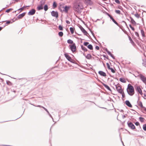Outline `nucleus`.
<instances>
[{
	"label": "nucleus",
	"mask_w": 146,
	"mask_h": 146,
	"mask_svg": "<svg viewBox=\"0 0 146 146\" xmlns=\"http://www.w3.org/2000/svg\"><path fill=\"white\" fill-rule=\"evenodd\" d=\"M127 91L128 94L130 96H133L135 93L133 87L130 84L128 85Z\"/></svg>",
	"instance_id": "nucleus-1"
},
{
	"label": "nucleus",
	"mask_w": 146,
	"mask_h": 146,
	"mask_svg": "<svg viewBox=\"0 0 146 146\" xmlns=\"http://www.w3.org/2000/svg\"><path fill=\"white\" fill-rule=\"evenodd\" d=\"M64 55L66 58L69 61L72 63H74V61L73 60L69 55L67 53L64 54Z\"/></svg>",
	"instance_id": "nucleus-2"
},
{
	"label": "nucleus",
	"mask_w": 146,
	"mask_h": 146,
	"mask_svg": "<svg viewBox=\"0 0 146 146\" xmlns=\"http://www.w3.org/2000/svg\"><path fill=\"white\" fill-rule=\"evenodd\" d=\"M74 7L76 9V11H79L82 9V7L80 4H78L74 5Z\"/></svg>",
	"instance_id": "nucleus-3"
},
{
	"label": "nucleus",
	"mask_w": 146,
	"mask_h": 146,
	"mask_svg": "<svg viewBox=\"0 0 146 146\" xmlns=\"http://www.w3.org/2000/svg\"><path fill=\"white\" fill-rule=\"evenodd\" d=\"M139 77L141 80L146 84V77L142 74H140Z\"/></svg>",
	"instance_id": "nucleus-4"
},
{
	"label": "nucleus",
	"mask_w": 146,
	"mask_h": 146,
	"mask_svg": "<svg viewBox=\"0 0 146 146\" xmlns=\"http://www.w3.org/2000/svg\"><path fill=\"white\" fill-rule=\"evenodd\" d=\"M62 8L64 9L62 11L66 13H67L68 10L70 8V7L65 5L64 7H62Z\"/></svg>",
	"instance_id": "nucleus-5"
},
{
	"label": "nucleus",
	"mask_w": 146,
	"mask_h": 146,
	"mask_svg": "<svg viewBox=\"0 0 146 146\" xmlns=\"http://www.w3.org/2000/svg\"><path fill=\"white\" fill-rule=\"evenodd\" d=\"M51 14L52 16L55 17L56 18H57L58 17V13L56 11H52L51 12Z\"/></svg>",
	"instance_id": "nucleus-6"
},
{
	"label": "nucleus",
	"mask_w": 146,
	"mask_h": 146,
	"mask_svg": "<svg viewBox=\"0 0 146 146\" xmlns=\"http://www.w3.org/2000/svg\"><path fill=\"white\" fill-rule=\"evenodd\" d=\"M76 46L75 45V44L74 43L73 44L71 45L70 49L72 52H74L76 50Z\"/></svg>",
	"instance_id": "nucleus-7"
},
{
	"label": "nucleus",
	"mask_w": 146,
	"mask_h": 146,
	"mask_svg": "<svg viewBox=\"0 0 146 146\" xmlns=\"http://www.w3.org/2000/svg\"><path fill=\"white\" fill-rule=\"evenodd\" d=\"M129 127L131 129H135V127L134 124L131 122H128L127 123Z\"/></svg>",
	"instance_id": "nucleus-8"
},
{
	"label": "nucleus",
	"mask_w": 146,
	"mask_h": 146,
	"mask_svg": "<svg viewBox=\"0 0 146 146\" xmlns=\"http://www.w3.org/2000/svg\"><path fill=\"white\" fill-rule=\"evenodd\" d=\"M79 28L81 31L84 33L85 35L87 36L88 34L87 32L85 30V29L81 26L79 27Z\"/></svg>",
	"instance_id": "nucleus-9"
},
{
	"label": "nucleus",
	"mask_w": 146,
	"mask_h": 146,
	"mask_svg": "<svg viewBox=\"0 0 146 146\" xmlns=\"http://www.w3.org/2000/svg\"><path fill=\"white\" fill-rule=\"evenodd\" d=\"M35 10L34 9H31L28 13V15H32L34 14L35 13Z\"/></svg>",
	"instance_id": "nucleus-10"
},
{
	"label": "nucleus",
	"mask_w": 146,
	"mask_h": 146,
	"mask_svg": "<svg viewBox=\"0 0 146 146\" xmlns=\"http://www.w3.org/2000/svg\"><path fill=\"white\" fill-rule=\"evenodd\" d=\"M135 90L140 94L142 95V90L139 86H137L135 88Z\"/></svg>",
	"instance_id": "nucleus-11"
},
{
	"label": "nucleus",
	"mask_w": 146,
	"mask_h": 146,
	"mask_svg": "<svg viewBox=\"0 0 146 146\" xmlns=\"http://www.w3.org/2000/svg\"><path fill=\"white\" fill-rule=\"evenodd\" d=\"M98 73L101 76H102L104 77H106V74L104 72L102 71H100L98 72Z\"/></svg>",
	"instance_id": "nucleus-12"
},
{
	"label": "nucleus",
	"mask_w": 146,
	"mask_h": 146,
	"mask_svg": "<svg viewBox=\"0 0 146 146\" xmlns=\"http://www.w3.org/2000/svg\"><path fill=\"white\" fill-rule=\"evenodd\" d=\"M125 103L126 105L129 107L130 108L132 107V106L129 101L127 100H126L125 101Z\"/></svg>",
	"instance_id": "nucleus-13"
},
{
	"label": "nucleus",
	"mask_w": 146,
	"mask_h": 146,
	"mask_svg": "<svg viewBox=\"0 0 146 146\" xmlns=\"http://www.w3.org/2000/svg\"><path fill=\"white\" fill-rule=\"evenodd\" d=\"M25 15V13H23L21 14H19L18 16V19H20L22 18Z\"/></svg>",
	"instance_id": "nucleus-14"
},
{
	"label": "nucleus",
	"mask_w": 146,
	"mask_h": 146,
	"mask_svg": "<svg viewBox=\"0 0 146 146\" xmlns=\"http://www.w3.org/2000/svg\"><path fill=\"white\" fill-rule=\"evenodd\" d=\"M83 55L88 59H90L92 57V56L90 54H88L86 56L85 54L83 53Z\"/></svg>",
	"instance_id": "nucleus-15"
},
{
	"label": "nucleus",
	"mask_w": 146,
	"mask_h": 146,
	"mask_svg": "<svg viewBox=\"0 0 146 146\" xmlns=\"http://www.w3.org/2000/svg\"><path fill=\"white\" fill-rule=\"evenodd\" d=\"M103 85L107 89H108V90H109L110 91H111V89H110V87L108 86L107 85L104 84H103Z\"/></svg>",
	"instance_id": "nucleus-16"
},
{
	"label": "nucleus",
	"mask_w": 146,
	"mask_h": 146,
	"mask_svg": "<svg viewBox=\"0 0 146 146\" xmlns=\"http://www.w3.org/2000/svg\"><path fill=\"white\" fill-rule=\"evenodd\" d=\"M115 87L116 88V89L117 90V92L121 90V87L120 86H117L116 85H115Z\"/></svg>",
	"instance_id": "nucleus-17"
},
{
	"label": "nucleus",
	"mask_w": 146,
	"mask_h": 146,
	"mask_svg": "<svg viewBox=\"0 0 146 146\" xmlns=\"http://www.w3.org/2000/svg\"><path fill=\"white\" fill-rule=\"evenodd\" d=\"M81 48L82 50L84 51V52H86L87 51V49L82 45L81 46Z\"/></svg>",
	"instance_id": "nucleus-18"
},
{
	"label": "nucleus",
	"mask_w": 146,
	"mask_h": 146,
	"mask_svg": "<svg viewBox=\"0 0 146 146\" xmlns=\"http://www.w3.org/2000/svg\"><path fill=\"white\" fill-rule=\"evenodd\" d=\"M43 7L42 5H39L37 8V9L38 10H40L41 9H43Z\"/></svg>",
	"instance_id": "nucleus-19"
},
{
	"label": "nucleus",
	"mask_w": 146,
	"mask_h": 146,
	"mask_svg": "<svg viewBox=\"0 0 146 146\" xmlns=\"http://www.w3.org/2000/svg\"><path fill=\"white\" fill-rule=\"evenodd\" d=\"M130 19H131V23L135 25L136 24V23L133 19V18L131 17H130Z\"/></svg>",
	"instance_id": "nucleus-20"
},
{
	"label": "nucleus",
	"mask_w": 146,
	"mask_h": 146,
	"mask_svg": "<svg viewBox=\"0 0 146 146\" xmlns=\"http://www.w3.org/2000/svg\"><path fill=\"white\" fill-rule=\"evenodd\" d=\"M57 6V3L55 1L54 2L53 4V9H55L56 7Z\"/></svg>",
	"instance_id": "nucleus-21"
},
{
	"label": "nucleus",
	"mask_w": 146,
	"mask_h": 146,
	"mask_svg": "<svg viewBox=\"0 0 146 146\" xmlns=\"http://www.w3.org/2000/svg\"><path fill=\"white\" fill-rule=\"evenodd\" d=\"M86 3L90 5H91L93 3L91 0H86Z\"/></svg>",
	"instance_id": "nucleus-22"
},
{
	"label": "nucleus",
	"mask_w": 146,
	"mask_h": 146,
	"mask_svg": "<svg viewBox=\"0 0 146 146\" xmlns=\"http://www.w3.org/2000/svg\"><path fill=\"white\" fill-rule=\"evenodd\" d=\"M44 4H45L44 1L43 0H42L40 1V5L42 6H43V7H44V5H45Z\"/></svg>",
	"instance_id": "nucleus-23"
},
{
	"label": "nucleus",
	"mask_w": 146,
	"mask_h": 146,
	"mask_svg": "<svg viewBox=\"0 0 146 146\" xmlns=\"http://www.w3.org/2000/svg\"><path fill=\"white\" fill-rule=\"evenodd\" d=\"M108 54L110 55L111 57H112L113 59H115V57L113 56V55L111 53V52L110 51L108 52Z\"/></svg>",
	"instance_id": "nucleus-24"
},
{
	"label": "nucleus",
	"mask_w": 146,
	"mask_h": 146,
	"mask_svg": "<svg viewBox=\"0 0 146 146\" xmlns=\"http://www.w3.org/2000/svg\"><path fill=\"white\" fill-rule=\"evenodd\" d=\"M87 47L90 49L91 50H92L93 49V47L92 45L91 44H89L88 46Z\"/></svg>",
	"instance_id": "nucleus-25"
},
{
	"label": "nucleus",
	"mask_w": 146,
	"mask_h": 146,
	"mask_svg": "<svg viewBox=\"0 0 146 146\" xmlns=\"http://www.w3.org/2000/svg\"><path fill=\"white\" fill-rule=\"evenodd\" d=\"M119 80L120 81L123 83H125L126 82L125 79L123 78H120Z\"/></svg>",
	"instance_id": "nucleus-26"
},
{
	"label": "nucleus",
	"mask_w": 146,
	"mask_h": 146,
	"mask_svg": "<svg viewBox=\"0 0 146 146\" xmlns=\"http://www.w3.org/2000/svg\"><path fill=\"white\" fill-rule=\"evenodd\" d=\"M70 30L71 33L73 34L74 33V29L73 27H71L70 28Z\"/></svg>",
	"instance_id": "nucleus-27"
},
{
	"label": "nucleus",
	"mask_w": 146,
	"mask_h": 146,
	"mask_svg": "<svg viewBox=\"0 0 146 146\" xmlns=\"http://www.w3.org/2000/svg\"><path fill=\"white\" fill-rule=\"evenodd\" d=\"M138 105L140 106L141 108H145V107L143 106V104H142V102H141V101L139 102L138 103Z\"/></svg>",
	"instance_id": "nucleus-28"
},
{
	"label": "nucleus",
	"mask_w": 146,
	"mask_h": 146,
	"mask_svg": "<svg viewBox=\"0 0 146 146\" xmlns=\"http://www.w3.org/2000/svg\"><path fill=\"white\" fill-rule=\"evenodd\" d=\"M46 112L47 113V114H48V115L50 117H51L52 120H53V121H54V119H53V118H52V115H51L50 113H49V112H48V110H47V109H46Z\"/></svg>",
	"instance_id": "nucleus-29"
},
{
	"label": "nucleus",
	"mask_w": 146,
	"mask_h": 146,
	"mask_svg": "<svg viewBox=\"0 0 146 146\" xmlns=\"http://www.w3.org/2000/svg\"><path fill=\"white\" fill-rule=\"evenodd\" d=\"M139 119L140 121L141 122H143L144 121V118L143 117H140L139 118Z\"/></svg>",
	"instance_id": "nucleus-30"
},
{
	"label": "nucleus",
	"mask_w": 146,
	"mask_h": 146,
	"mask_svg": "<svg viewBox=\"0 0 146 146\" xmlns=\"http://www.w3.org/2000/svg\"><path fill=\"white\" fill-rule=\"evenodd\" d=\"M62 7H64L62 5H60L59 7V9L60 10V11H62L63 10H62L61 9L62 8Z\"/></svg>",
	"instance_id": "nucleus-31"
},
{
	"label": "nucleus",
	"mask_w": 146,
	"mask_h": 146,
	"mask_svg": "<svg viewBox=\"0 0 146 146\" xmlns=\"http://www.w3.org/2000/svg\"><path fill=\"white\" fill-rule=\"evenodd\" d=\"M67 42L69 44H73V41L71 39H68L67 40Z\"/></svg>",
	"instance_id": "nucleus-32"
},
{
	"label": "nucleus",
	"mask_w": 146,
	"mask_h": 146,
	"mask_svg": "<svg viewBox=\"0 0 146 146\" xmlns=\"http://www.w3.org/2000/svg\"><path fill=\"white\" fill-rule=\"evenodd\" d=\"M112 20L115 24H116L118 26H119V24L114 19H112Z\"/></svg>",
	"instance_id": "nucleus-33"
},
{
	"label": "nucleus",
	"mask_w": 146,
	"mask_h": 146,
	"mask_svg": "<svg viewBox=\"0 0 146 146\" xmlns=\"http://www.w3.org/2000/svg\"><path fill=\"white\" fill-rule=\"evenodd\" d=\"M141 33L142 36L143 37H145V35L144 34V32L143 30H141Z\"/></svg>",
	"instance_id": "nucleus-34"
},
{
	"label": "nucleus",
	"mask_w": 146,
	"mask_h": 146,
	"mask_svg": "<svg viewBox=\"0 0 146 146\" xmlns=\"http://www.w3.org/2000/svg\"><path fill=\"white\" fill-rule=\"evenodd\" d=\"M58 34L59 36L61 37L63 36V33L61 31V32H60L58 33Z\"/></svg>",
	"instance_id": "nucleus-35"
},
{
	"label": "nucleus",
	"mask_w": 146,
	"mask_h": 146,
	"mask_svg": "<svg viewBox=\"0 0 146 146\" xmlns=\"http://www.w3.org/2000/svg\"><path fill=\"white\" fill-rule=\"evenodd\" d=\"M142 64L143 66L146 67V59L145 60H143V62L142 63Z\"/></svg>",
	"instance_id": "nucleus-36"
},
{
	"label": "nucleus",
	"mask_w": 146,
	"mask_h": 146,
	"mask_svg": "<svg viewBox=\"0 0 146 146\" xmlns=\"http://www.w3.org/2000/svg\"><path fill=\"white\" fill-rule=\"evenodd\" d=\"M107 15H108V16L110 18V19L112 20V19H113V17L110 15L109 13H107Z\"/></svg>",
	"instance_id": "nucleus-37"
},
{
	"label": "nucleus",
	"mask_w": 146,
	"mask_h": 146,
	"mask_svg": "<svg viewBox=\"0 0 146 146\" xmlns=\"http://www.w3.org/2000/svg\"><path fill=\"white\" fill-rule=\"evenodd\" d=\"M107 15H108V16L110 18V19L112 20V19H113V17L110 15L109 13H107Z\"/></svg>",
	"instance_id": "nucleus-38"
},
{
	"label": "nucleus",
	"mask_w": 146,
	"mask_h": 146,
	"mask_svg": "<svg viewBox=\"0 0 146 146\" xmlns=\"http://www.w3.org/2000/svg\"><path fill=\"white\" fill-rule=\"evenodd\" d=\"M107 15H108V16L110 18V19L112 20V19H113V17L110 15L109 13H107Z\"/></svg>",
	"instance_id": "nucleus-39"
},
{
	"label": "nucleus",
	"mask_w": 146,
	"mask_h": 146,
	"mask_svg": "<svg viewBox=\"0 0 146 146\" xmlns=\"http://www.w3.org/2000/svg\"><path fill=\"white\" fill-rule=\"evenodd\" d=\"M107 15H108V16L110 18V19L112 20V19H113V17L110 15L109 13H107Z\"/></svg>",
	"instance_id": "nucleus-40"
},
{
	"label": "nucleus",
	"mask_w": 146,
	"mask_h": 146,
	"mask_svg": "<svg viewBox=\"0 0 146 146\" xmlns=\"http://www.w3.org/2000/svg\"><path fill=\"white\" fill-rule=\"evenodd\" d=\"M115 12L117 14H120L121 13V12L119 10H116L115 11Z\"/></svg>",
	"instance_id": "nucleus-41"
},
{
	"label": "nucleus",
	"mask_w": 146,
	"mask_h": 146,
	"mask_svg": "<svg viewBox=\"0 0 146 146\" xmlns=\"http://www.w3.org/2000/svg\"><path fill=\"white\" fill-rule=\"evenodd\" d=\"M109 70H111V71L113 73H114L115 72V70L111 68Z\"/></svg>",
	"instance_id": "nucleus-42"
},
{
	"label": "nucleus",
	"mask_w": 146,
	"mask_h": 146,
	"mask_svg": "<svg viewBox=\"0 0 146 146\" xmlns=\"http://www.w3.org/2000/svg\"><path fill=\"white\" fill-rule=\"evenodd\" d=\"M58 28L61 31H62L63 29L62 26L61 25H60L59 26Z\"/></svg>",
	"instance_id": "nucleus-43"
},
{
	"label": "nucleus",
	"mask_w": 146,
	"mask_h": 146,
	"mask_svg": "<svg viewBox=\"0 0 146 146\" xmlns=\"http://www.w3.org/2000/svg\"><path fill=\"white\" fill-rule=\"evenodd\" d=\"M143 129L144 131H146V124L143 125Z\"/></svg>",
	"instance_id": "nucleus-44"
},
{
	"label": "nucleus",
	"mask_w": 146,
	"mask_h": 146,
	"mask_svg": "<svg viewBox=\"0 0 146 146\" xmlns=\"http://www.w3.org/2000/svg\"><path fill=\"white\" fill-rule=\"evenodd\" d=\"M89 44V42H84V44L85 46H87V45Z\"/></svg>",
	"instance_id": "nucleus-45"
},
{
	"label": "nucleus",
	"mask_w": 146,
	"mask_h": 146,
	"mask_svg": "<svg viewBox=\"0 0 146 146\" xmlns=\"http://www.w3.org/2000/svg\"><path fill=\"white\" fill-rule=\"evenodd\" d=\"M118 92L121 94H122L123 93V91L122 89H121V90L118 91Z\"/></svg>",
	"instance_id": "nucleus-46"
},
{
	"label": "nucleus",
	"mask_w": 146,
	"mask_h": 146,
	"mask_svg": "<svg viewBox=\"0 0 146 146\" xmlns=\"http://www.w3.org/2000/svg\"><path fill=\"white\" fill-rule=\"evenodd\" d=\"M118 92L121 94H122L123 93V91L122 89H121V90L118 91Z\"/></svg>",
	"instance_id": "nucleus-47"
},
{
	"label": "nucleus",
	"mask_w": 146,
	"mask_h": 146,
	"mask_svg": "<svg viewBox=\"0 0 146 146\" xmlns=\"http://www.w3.org/2000/svg\"><path fill=\"white\" fill-rule=\"evenodd\" d=\"M13 10V9H9L7 10H6V11H5V12L6 13H8L11 10Z\"/></svg>",
	"instance_id": "nucleus-48"
},
{
	"label": "nucleus",
	"mask_w": 146,
	"mask_h": 146,
	"mask_svg": "<svg viewBox=\"0 0 146 146\" xmlns=\"http://www.w3.org/2000/svg\"><path fill=\"white\" fill-rule=\"evenodd\" d=\"M129 26L130 27L131 29L133 31H134L135 30V29L131 25H129Z\"/></svg>",
	"instance_id": "nucleus-49"
},
{
	"label": "nucleus",
	"mask_w": 146,
	"mask_h": 146,
	"mask_svg": "<svg viewBox=\"0 0 146 146\" xmlns=\"http://www.w3.org/2000/svg\"><path fill=\"white\" fill-rule=\"evenodd\" d=\"M106 65H107L108 69H109L111 68V67H110V66L109 64L108 63H107Z\"/></svg>",
	"instance_id": "nucleus-50"
},
{
	"label": "nucleus",
	"mask_w": 146,
	"mask_h": 146,
	"mask_svg": "<svg viewBox=\"0 0 146 146\" xmlns=\"http://www.w3.org/2000/svg\"><path fill=\"white\" fill-rule=\"evenodd\" d=\"M135 17H137V18H139V15L138 13H136L135 14Z\"/></svg>",
	"instance_id": "nucleus-51"
},
{
	"label": "nucleus",
	"mask_w": 146,
	"mask_h": 146,
	"mask_svg": "<svg viewBox=\"0 0 146 146\" xmlns=\"http://www.w3.org/2000/svg\"><path fill=\"white\" fill-rule=\"evenodd\" d=\"M115 1L116 3H118L119 4H120V3L119 0H115Z\"/></svg>",
	"instance_id": "nucleus-52"
},
{
	"label": "nucleus",
	"mask_w": 146,
	"mask_h": 146,
	"mask_svg": "<svg viewBox=\"0 0 146 146\" xmlns=\"http://www.w3.org/2000/svg\"><path fill=\"white\" fill-rule=\"evenodd\" d=\"M135 125L137 126H138L139 125V123L138 122H136L135 123Z\"/></svg>",
	"instance_id": "nucleus-53"
},
{
	"label": "nucleus",
	"mask_w": 146,
	"mask_h": 146,
	"mask_svg": "<svg viewBox=\"0 0 146 146\" xmlns=\"http://www.w3.org/2000/svg\"><path fill=\"white\" fill-rule=\"evenodd\" d=\"M135 35H136L137 36V37L139 36V35L137 32H135Z\"/></svg>",
	"instance_id": "nucleus-54"
},
{
	"label": "nucleus",
	"mask_w": 146,
	"mask_h": 146,
	"mask_svg": "<svg viewBox=\"0 0 146 146\" xmlns=\"http://www.w3.org/2000/svg\"><path fill=\"white\" fill-rule=\"evenodd\" d=\"M95 48L97 50H99L100 49V48L98 46H96L95 47Z\"/></svg>",
	"instance_id": "nucleus-55"
},
{
	"label": "nucleus",
	"mask_w": 146,
	"mask_h": 146,
	"mask_svg": "<svg viewBox=\"0 0 146 146\" xmlns=\"http://www.w3.org/2000/svg\"><path fill=\"white\" fill-rule=\"evenodd\" d=\"M122 94V97L123 98H124L125 97V94H124V93L123 92V93L122 94Z\"/></svg>",
	"instance_id": "nucleus-56"
},
{
	"label": "nucleus",
	"mask_w": 146,
	"mask_h": 146,
	"mask_svg": "<svg viewBox=\"0 0 146 146\" xmlns=\"http://www.w3.org/2000/svg\"><path fill=\"white\" fill-rule=\"evenodd\" d=\"M66 23L68 24H70V22L68 20L66 21Z\"/></svg>",
	"instance_id": "nucleus-57"
},
{
	"label": "nucleus",
	"mask_w": 146,
	"mask_h": 146,
	"mask_svg": "<svg viewBox=\"0 0 146 146\" xmlns=\"http://www.w3.org/2000/svg\"><path fill=\"white\" fill-rule=\"evenodd\" d=\"M24 9V7H23L21 8H20L19 9V10H20L21 11H22Z\"/></svg>",
	"instance_id": "nucleus-58"
},
{
	"label": "nucleus",
	"mask_w": 146,
	"mask_h": 146,
	"mask_svg": "<svg viewBox=\"0 0 146 146\" xmlns=\"http://www.w3.org/2000/svg\"><path fill=\"white\" fill-rule=\"evenodd\" d=\"M10 21H6V24H9L10 23Z\"/></svg>",
	"instance_id": "nucleus-59"
},
{
	"label": "nucleus",
	"mask_w": 146,
	"mask_h": 146,
	"mask_svg": "<svg viewBox=\"0 0 146 146\" xmlns=\"http://www.w3.org/2000/svg\"><path fill=\"white\" fill-rule=\"evenodd\" d=\"M45 23V21H41V23H42V24H44V23Z\"/></svg>",
	"instance_id": "nucleus-60"
},
{
	"label": "nucleus",
	"mask_w": 146,
	"mask_h": 146,
	"mask_svg": "<svg viewBox=\"0 0 146 146\" xmlns=\"http://www.w3.org/2000/svg\"><path fill=\"white\" fill-rule=\"evenodd\" d=\"M103 56L104 57V58H105L107 59H108V57H107L106 55H104Z\"/></svg>",
	"instance_id": "nucleus-61"
},
{
	"label": "nucleus",
	"mask_w": 146,
	"mask_h": 146,
	"mask_svg": "<svg viewBox=\"0 0 146 146\" xmlns=\"http://www.w3.org/2000/svg\"><path fill=\"white\" fill-rule=\"evenodd\" d=\"M129 40L130 41H131V40H132V39H131V37H130V36H129Z\"/></svg>",
	"instance_id": "nucleus-62"
},
{
	"label": "nucleus",
	"mask_w": 146,
	"mask_h": 146,
	"mask_svg": "<svg viewBox=\"0 0 146 146\" xmlns=\"http://www.w3.org/2000/svg\"><path fill=\"white\" fill-rule=\"evenodd\" d=\"M44 10L46 11V5H44Z\"/></svg>",
	"instance_id": "nucleus-63"
},
{
	"label": "nucleus",
	"mask_w": 146,
	"mask_h": 146,
	"mask_svg": "<svg viewBox=\"0 0 146 146\" xmlns=\"http://www.w3.org/2000/svg\"><path fill=\"white\" fill-rule=\"evenodd\" d=\"M126 117V116L125 115H123L122 116V118L123 119H124V118H125Z\"/></svg>",
	"instance_id": "nucleus-64"
}]
</instances>
